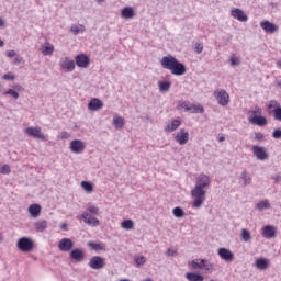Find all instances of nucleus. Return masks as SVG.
<instances>
[{
    "mask_svg": "<svg viewBox=\"0 0 281 281\" xmlns=\"http://www.w3.org/2000/svg\"><path fill=\"white\" fill-rule=\"evenodd\" d=\"M211 184L212 179L207 175L201 173L195 178V187L191 190V196L193 199L192 207L194 210H200V207H203L205 196L207 194L205 188H210Z\"/></svg>",
    "mask_w": 281,
    "mask_h": 281,
    "instance_id": "obj_1",
    "label": "nucleus"
},
{
    "mask_svg": "<svg viewBox=\"0 0 281 281\" xmlns=\"http://www.w3.org/2000/svg\"><path fill=\"white\" fill-rule=\"evenodd\" d=\"M160 65L162 69L171 71L173 76H186L188 68L183 63L179 61L175 56L168 55L161 58Z\"/></svg>",
    "mask_w": 281,
    "mask_h": 281,
    "instance_id": "obj_2",
    "label": "nucleus"
},
{
    "mask_svg": "<svg viewBox=\"0 0 281 281\" xmlns=\"http://www.w3.org/2000/svg\"><path fill=\"white\" fill-rule=\"evenodd\" d=\"M94 216H100V209L88 204L87 211L80 215V218L86 225H89L90 227H98V225H100V220Z\"/></svg>",
    "mask_w": 281,
    "mask_h": 281,
    "instance_id": "obj_3",
    "label": "nucleus"
},
{
    "mask_svg": "<svg viewBox=\"0 0 281 281\" xmlns=\"http://www.w3.org/2000/svg\"><path fill=\"white\" fill-rule=\"evenodd\" d=\"M16 247L20 251L27 254L34 249V240L30 237H21L16 243Z\"/></svg>",
    "mask_w": 281,
    "mask_h": 281,
    "instance_id": "obj_4",
    "label": "nucleus"
},
{
    "mask_svg": "<svg viewBox=\"0 0 281 281\" xmlns=\"http://www.w3.org/2000/svg\"><path fill=\"white\" fill-rule=\"evenodd\" d=\"M27 137H33V139H41L42 142H47V136L42 132L41 127H26L24 130Z\"/></svg>",
    "mask_w": 281,
    "mask_h": 281,
    "instance_id": "obj_5",
    "label": "nucleus"
},
{
    "mask_svg": "<svg viewBox=\"0 0 281 281\" xmlns=\"http://www.w3.org/2000/svg\"><path fill=\"white\" fill-rule=\"evenodd\" d=\"M173 139L180 146H186V144H188V142H190V133H188V131H186V128H181L177 134H175Z\"/></svg>",
    "mask_w": 281,
    "mask_h": 281,
    "instance_id": "obj_6",
    "label": "nucleus"
},
{
    "mask_svg": "<svg viewBox=\"0 0 281 281\" xmlns=\"http://www.w3.org/2000/svg\"><path fill=\"white\" fill-rule=\"evenodd\" d=\"M90 269H94L95 271H100V269H104L106 266V262L104 261V258L101 256H93L89 261Z\"/></svg>",
    "mask_w": 281,
    "mask_h": 281,
    "instance_id": "obj_7",
    "label": "nucleus"
},
{
    "mask_svg": "<svg viewBox=\"0 0 281 281\" xmlns=\"http://www.w3.org/2000/svg\"><path fill=\"white\" fill-rule=\"evenodd\" d=\"M214 95L221 106H227L229 104V94L227 91L217 89L214 91Z\"/></svg>",
    "mask_w": 281,
    "mask_h": 281,
    "instance_id": "obj_8",
    "label": "nucleus"
},
{
    "mask_svg": "<svg viewBox=\"0 0 281 281\" xmlns=\"http://www.w3.org/2000/svg\"><path fill=\"white\" fill-rule=\"evenodd\" d=\"M181 109H184V111L189 113H203L204 109L201 104H191L188 101H184L180 105Z\"/></svg>",
    "mask_w": 281,
    "mask_h": 281,
    "instance_id": "obj_9",
    "label": "nucleus"
},
{
    "mask_svg": "<svg viewBox=\"0 0 281 281\" xmlns=\"http://www.w3.org/2000/svg\"><path fill=\"white\" fill-rule=\"evenodd\" d=\"M252 153L259 161H265L269 159V154H267V149L265 147H260L258 145L252 146Z\"/></svg>",
    "mask_w": 281,
    "mask_h": 281,
    "instance_id": "obj_10",
    "label": "nucleus"
},
{
    "mask_svg": "<svg viewBox=\"0 0 281 281\" xmlns=\"http://www.w3.org/2000/svg\"><path fill=\"white\" fill-rule=\"evenodd\" d=\"M69 148L75 155H80L81 153H85V143L80 139H75L70 142Z\"/></svg>",
    "mask_w": 281,
    "mask_h": 281,
    "instance_id": "obj_11",
    "label": "nucleus"
},
{
    "mask_svg": "<svg viewBox=\"0 0 281 281\" xmlns=\"http://www.w3.org/2000/svg\"><path fill=\"white\" fill-rule=\"evenodd\" d=\"M217 255L222 260L225 262H234V252L227 248H218L217 249Z\"/></svg>",
    "mask_w": 281,
    "mask_h": 281,
    "instance_id": "obj_12",
    "label": "nucleus"
},
{
    "mask_svg": "<svg viewBox=\"0 0 281 281\" xmlns=\"http://www.w3.org/2000/svg\"><path fill=\"white\" fill-rule=\"evenodd\" d=\"M77 67L81 69H87L89 67L90 59L86 54H79L75 57Z\"/></svg>",
    "mask_w": 281,
    "mask_h": 281,
    "instance_id": "obj_13",
    "label": "nucleus"
},
{
    "mask_svg": "<svg viewBox=\"0 0 281 281\" xmlns=\"http://www.w3.org/2000/svg\"><path fill=\"white\" fill-rule=\"evenodd\" d=\"M248 121L250 124H254L255 126H267L268 121L267 117L259 115H251L248 117Z\"/></svg>",
    "mask_w": 281,
    "mask_h": 281,
    "instance_id": "obj_14",
    "label": "nucleus"
},
{
    "mask_svg": "<svg viewBox=\"0 0 281 281\" xmlns=\"http://www.w3.org/2000/svg\"><path fill=\"white\" fill-rule=\"evenodd\" d=\"M231 16H233V19H237V21H240L241 23L249 20V18L245 14V11L238 8L231 10Z\"/></svg>",
    "mask_w": 281,
    "mask_h": 281,
    "instance_id": "obj_15",
    "label": "nucleus"
},
{
    "mask_svg": "<svg viewBox=\"0 0 281 281\" xmlns=\"http://www.w3.org/2000/svg\"><path fill=\"white\" fill-rule=\"evenodd\" d=\"M58 249L60 251H71L74 249V240L70 238H63L58 243Z\"/></svg>",
    "mask_w": 281,
    "mask_h": 281,
    "instance_id": "obj_16",
    "label": "nucleus"
},
{
    "mask_svg": "<svg viewBox=\"0 0 281 281\" xmlns=\"http://www.w3.org/2000/svg\"><path fill=\"white\" fill-rule=\"evenodd\" d=\"M69 256L71 260H75L76 262H82V260H85V251L79 248L72 249Z\"/></svg>",
    "mask_w": 281,
    "mask_h": 281,
    "instance_id": "obj_17",
    "label": "nucleus"
},
{
    "mask_svg": "<svg viewBox=\"0 0 281 281\" xmlns=\"http://www.w3.org/2000/svg\"><path fill=\"white\" fill-rule=\"evenodd\" d=\"M255 267L259 271H267V269H269V260L265 257L258 258L255 261Z\"/></svg>",
    "mask_w": 281,
    "mask_h": 281,
    "instance_id": "obj_18",
    "label": "nucleus"
},
{
    "mask_svg": "<svg viewBox=\"0 0 281 281\" xmlns=\"http://www.w3.org/2000/svg\"><path fill=\"white\" fill-rule=\"evenodd\" d=\"M60 67L66 71H74V69H76V63L69 59V57H66L60 61Z\"/></svg>",
    "mask_w": 281,
    "mask_h": 281,
    "instance_id": "obj_19",
    "label": "nucleus"
},
{
    "mask_svg": "<svg viewBox=\"0 0 281 281\" xmlns=\"http://www.w3.org/2000/svg\"><path fill=\"white\" fill-rule=\"evenodd\" d=\"M260 27H262L268 34H274V32H278V25L269 21L261 22Z\"/></svg>",
    "mask_w": 281,
    "mask_h": 281,
    "instance_id": "obj_20",
    "label": "nucleus"
},
{
    "mask_svg": "<svg viewBox=\"0 0 281 281\" xmlns=\"http://www.w3.org/2000/svg\"><path fill=\"white\" fill-rule=\"evenodd\" d=\"M19 91H23V86L15 85L13 86V89L7 90L3 94L4 95H12L14 100H19Z\"/></svg>",
    "mask_w": 281,
    "mask_h": 281,
    "instance_id": "obj_21",
    "label": "nucleus"
},
{
    "mask_svg": "<svg viewBox=\"0 0 281 281\" xmlns=\"http://www.w3.org/2000/svg\"><path fill=\"white\" fill-rule=\"evenodd\" d=\"M41 210L42 207L40 204H31L27 212L31 215V218H38V216H41Z\"/></svg>",
    "mask_w": 281,
    "mask_h": 281,
    "instance_id": "obj_22",
    "label": "nucleus"
},
{
    "mask_svg": "<svg viewBox=\"0 0 281 281\" xmlns=\"http://www.w3.org/2000/svg\"><path fill=\"white\" fill-rule=\"evenodd\" d=\"M102 106H104V103H102L100 101V99H92L89 103H88V109L89 111H100V109H102Z\"/></svg>",
    "mask_w": 281,
    "mask_h": 281,
    "instance_id": "obj_23",
    "label": "nucleus"
},
{
    "mask_svg": "<svg viewBox=\"0 0 281 281\" xmlns=\"http://www.w3.org/2000/svg\"><path fill=\"white\" fill-rule=\"evenodd\" d=\"M255 210H258V212H265V210H271V202L269 200H260L256 205Z\"/></svg>",
    "mask_w": 281,
    "mask_h": 281,
    "instance_id": "obj_24",
    "label": "nucleus"
},
{
    "mask_svg": "<svg viewBox=\"0 0 281 281\" xmlns=\"http://www.w3.org/2000/svg\"><path fill=\"white\" fill-rule=\"evenodd\" d=\"M262 236L263 238H276V227L271 225H266L262 228Z\"/></svg>",
    "mask_w": 281,
    "mask_h": 281,
    "instance_id": "obj_25",
    "label": "nucleus"
},
{
    "mask_svg": "<svg viewBox=\"0 0 281 281\" xmlns=\"http://www.w3.org/2000/svg\"><path fill=\"white\" fill-rule=\"evenodd\" d=\"M122 19H134L135 18V9L132 7H125L121 10Z\"/></svg>",
    "mask_w": 281,
    "mask_h": 281,
    "instance_id": "obj_26",
    "label": "nucleus"
},
{
    "mask_svg": "<svg viewBox=\"0 0 281 281\" xmlns=\"http://www.w3.org/2000/svg\"><path fill=\"white\" fill-rule=\"evenodd\" d=\"M179 126H181V121L173 120V121H171V123L167 124V126L165 127V132L166 133H175V131H177L179 128Z\"/></svg>",
    "mask_w": 281,
    "mask_h": 281,
    "instance_id": "obj_27",
    "label": "nucleus"
},
{
    "mask_svg": "<svg viewBox=\"0 0 281 281\" xmlns=\"http://www.w3.org/2000/svg\"><path fill=\"white\" fill-rule=\"evenodd\" d=\"M186 278H187L188 281H203V280H205V277H203V274L196 273V272H187Z\"/></svg>",
    "mask_w": 281,
    "mask_h": 281,
    "instance_id": "obj_28",
    "label": "nucleus"
},
{
    "mask_svg": "<svg viewBox=\"0 0 281 281\" xmlns=\"http://www.w3.org/2000/svg\"><path fill=\"white\" fill-rule=\"evenodd\" d=\"M188 265L194 271H199V270L203 269V259H194V260L190 261Z\"/></svg>",
    "mask_w": 281,
    "mask_h": 281,
    "instance_id": "obj_29",
    "label": "nucleus"
},
{
    "mask_svg": "<svg viewBox=\"0 0 281 281\" xmlns=\"http://www.w3.org/2000/svg\"><path fill=\"white\" fill-rule=\"evenodd\" d=\"M34 228H35V232H40V233L45 232V229H47V221L46 220L37 221L34 224Z\"/></svg>",
    "mask_w": 281,
    "mask_h": 281,
    "instance_id": "obj_30",
    "label": "nucleus"
},
{
    "mask_svg": "<svg viewBox=\"0 0 281 281\" xmlns=\"http://www.w3.org/2000/svg\"><path fill=\"white\" fill-rule=\"evenodd\" d=\"M158 87L161 93H168V91H170V87H172V83H170V81H159Z\"/></svg>",
    "mask_w": 281,
    "mask_h": 281,
    "instance_id": "obj_31",
    "label": "nucleus"
},
{
    "mask_svg": "<svg viewBox=\"0 0 281 281\" xmlns=\"http://www.w3.org/2000/svg\"><path fill=\"white\" fill-rule=\"evenodd\" d=\"M239 238L243 240V243H249V240H251V232H249V229L243 228Z\"/></svg>",
    "mask_w": 281,
    "mask_h": 281,
    "instance_id": "obj_32",
    "label": "nucleus"
},
{
    "mask_svg": "<svg viewBox=\"0 0 281 281\" xmlns=\"http://www.w3.org/2000/svg\"><path fill=\"white\" fill-rule=\"evenodd\" d=\"M88 246L90 247V249H92L93 251H104L105 247L103 246L102 243H95V241H89Z\"/></svg>",
    "mask_w": 281,
    "mask_h": 281,
    "instance_id": "obj_33",
    "label": "nucleus"
},
{
    "mask_svg": "<svg viewBox=\"0 0 281 281\" xmlns=\"http://www.w3.org/2000/svg\"><path fill=\"white\" fill-rule=\"evenodd\" d=\"M41 52L43 56H52V54H54V45L49 43H47V46L42 45Z\"/></svg>",
    "mask_w": 281,
    "mask_h": 281,
    "instance_id": "obj_34",
    "label": "nucleus"
},
{
    "mask_svg": "<svg viewBox=\"0 0 281 281\" xmlns=\"http://www.w3.org/2000/svg\"><path fill=\"white\" fill-rule=\"evenodd\" d=\"M112 124L116 131H120V128H124V119L122 116L114 117Z\"/></svg>",
    "mask_w": 281,
    "mask_h": 281,
    "instance_id": "obj_35",
    "label": "nucleus"
},
{
    "mask_svg": "<svg viewBox=\"0 0 281 281\" xmlns=\"http://www.w3.org/2000/svg\"><path fill=\"white\" fill-rule=\"evenodd\" d=\"M240 180L243 181V186H251V176H249V172L243 171L240 175Z\"/></svg>",
    "mask_w": 281,
    "mask_h": 281,
    "instance_id": "obj_36",
    "label": "nucleus"
},
{
    "mask_svg": "<svg viewBox=\"0 0 281 281\" xmlns=\"http://www.w3.org/2000/svg\"><path fill=\"white\" fill-rule=\"evenodd\" d=\"M281 105H280V102L276 101V100H272L269 102L268 104V111L269 113H274L278 111V109H280Z\"/></svg>",
    "mask_w": 281,
    "mask_h": 281,
    "instance_id": "obj_37",
    "label": "nucleus"
},
{
    "mask_svg": "<svg viewBox=\"0 0 281 281\" xmlns=\"http://www.w3.org/2000/svg\"><path fill=\"white\" fill-rule=\"evenodd\" d=\"M202 269L206 271V273H211L214 270V263L207 261L206 259H202Z\"/></svg>",
    "mask_w": 281,
    "mask_h": 281,
    "instance_id": "obj_38",
    "label": "nucleus"
},
{
    "mask_svg": "<svg viewBox=\"0 0 281 281\" xmlns=\"http://www.w3.org/2000/svg\"><path fill=\"white\" fill-rule=\"evenodd\" d=\"M70 32H72L74 36H78L80 32H85V25L78 26L76 24H72L70 27Z\"/></svg>",
    "mask_w": 281,
    "mask_h": 281,
    "instance_id": "obj_39",
    "label": "nucleus"
},
{
    "mask_svg": "<svg viewBox=\"0 0 281 281\" xmlns=\"http://www.w3.org/2000/svg\"><path fill=\"white\" fill-rule=\"evenodd\" d=\"M172 214L173 216H176V218H183L186 216V212H183V209L176 206L172 210Z\"/></svg>",
    "mask_w": 281,
    "mask_h": 281,
    "instance_id": "obj_40",
    "label": "nucleus"
},
{
    "mask_svg": "<svg viewBox=\"0 0 281 281\" xmlns=\"http://www.w3.org/2000/svg\"><path fill=\"white\" fill-rule=\"evenodd\" d=\"M121 227L123 229L131 231L133 227H135V224L133 223V220H125L121 223Z\"/></svg>",
    "mask_w": 281,
    "mask_h": 281,
    "instance_id": "obj_41",
    "label": "nucleus"
},
{
    "mask_svg": "<svg viewBox=\"0 0 281 281\" xmlns=\"http://www.w3.org/2000/svg\"><path fill=\"white\" fill-rule=\"evenodd\" d=\"M81 188H83V190L86 192H93V183H91L89 181H82L81 182Z\"/></svg>",
    "mask_w": 281,
    "mask_h": 281,
    "instance_id": "obj_42",
    "label": "nucleus"
},
{
    "mask_svg": "<svg viewBox=\"0 0 281 281\" xmlns=\"http://www.w3.org/2000/svg\"><path fill=\"white\" fill-rule=\"evenodd\" d=\"M229 63L232 67H238V65H240V57H236L235 55H232L229 57Z\"/></svg>",
    "mask_w": 281,
    "mask_h": 281,
    "instance_id": "obj_43",
    "label": "nucleus"
},
{
    "mask_svg": "<svg viewBox=\"0 0 281 281\" xmlns=\"http://www.w3.org/2000/svg\"><path fill=\"white\" fill-rule=\"evenodd\" d=\"M136 267H144L146 265V257L140 256L135 258Z\"/></svg>",
    "mask_w": 281,
    "mask_h": 281,
    "instance_id": "obj_44",
    "label": "nucleus"
},
{
    "mask_svg": "<svg viewBox=\"0 0 281 281\" xmlns=\"http://www.w3.org/2000/svg\"><path fill=\"white\" fill-rule=\"evenodd\" d=\"M193 52H194L195 54H202V53H203V44L196 42V43L194 44Z\"/></svg>",
    "mask_w": 281,
    "mask_h": 281,
    "instance_id": "obj_45",
    "label": "nucleus"
},
{
    "mask_svg": "<svg viewBox=\"0 0 281 281\" xmlns=\"http://www.w3.org/2000/svg\"><path fill=\"white\" fill-rule=\"evenodd\" d=\"M177 255H178L177 250L172 248H168L167 251L165 252V256H167L168 258H175L177 257Z\"/></svg>",
    "mask_w": 281,
    "mask_h": 281,
    "instance_id": "obj_46",
    "label": "nucleus"
},
{
    "mask_svg": "<svg viewBox=\"0 0 281 281\" xmlns=\"http://www.w3.org/2000/svg\"><path fill=\"white\" fill-rule=\"evenodd\" d=\"M0 172L1 175H10V172H12V170L10 169V165H3L2 167H0Z\"/></svg>",
    "mask_w": 281,
    "mask_h": 281,
    "instance_id": "obj_47",
    "label": "nucleus"
},
{
    "mask_svg": "<svg viewBox=\"0 0 281 281\" xmlns=\"http://www.w3.org/2000/svg\"><path fill=\"white\" fill-rule=\"evenodd\" d=\"M255 139H256V142H263L265 140V134L262 132L255 133Z\"/></svg>",
    "mask_w": 281,
    "mask_h": 281,
    "instance_id": "obj_48",
    "label": "nucleus"
},
{
    "mask_svg": "<svg viewBox=\"0 0 281 281\" xmlns=\"http://www.w3.org/2000/svg\"><path fill=\"white\" fill-rule=\"evenodd\" d=\"M272 115L277 122H281V108H278L277 111L272 113Z\"/></svg>",
    "mask_w": 281,
    "mask_h": 281,
    "instance_id": "obj_49",
    "label": "nucleus"
},
{
    "mask_svg": "<svg viewBox=\"0 0 281 281\" xmlns=\"http://www.w3.org/2000/svg\"><path fill=\"white\" fill-rule=\"evenodd\" d=\"M272 137H273V139H281V128H276L272 132Z\"/></svg>",
    "mask_w": 281,
    "mask_h": 281,
    "instance_id": "obj_50",
    "label": "nucleus"
},
{
    "mask_svg": "<svg viewBox=\"0 0 281 281\" xmlns=\"http://www.w3.org/2000/svg\"><path fill=\"white\" fill-rule=\"evenodd\" d=\"M16 79V77H14V75H12L11 72H8V74H4L3 76H2V80H15Z\"/></svg>",
    "mask_w": 281,
    "mask_h": 281,
    "instance_id": "obj_51",
    "label": "nucleus"
},
{
    "mask_svg": "<svg viewBox=\"0 0 281 281\" xmlns=\"http://www.w3.org/2000/svg\"><path fill=\"white\" fill-rule=\"evenodd\" d=\"M252 115H262V109L255 108V110L250 111Z\"/></svg>",
    "mask_w": 281,
    "mask_h": 281,
    "instance_id": "obj_52",
    "label": "nucleus"
},
{
    "mask_svg": "<svg viewBox=\"0 0 281 281\" xmlns=\"http://www.w3.org/2000/svg\"><path fill=\"white\" fill-rule=\"evenodd\" d=\"M69 137H70V134H69V133H67V132H61V134H60V139H69Z\"/></svg>",
    "mask_w": 281,
    "mask_h": 281,
    "instance_id": "obj_53",
    "label": "nucleus"
},
{
    "mask_svg": "<svg viewBox=\"0 0 281 281\" xmlns=\"http://www.w3.org/2000/svg\"><path fill=\"white\" fill-rule=\"evenodd\" d=\"M7 56H8V58H14V56H16V52L15 50H9V52H7Z\"/></svg>",
    "mask_w": 281,
    "mask_h": 281,
    "instance_id": "obj_54",
    "label": "nucleus"
},
{
    "mask_svg": "<svg viewBox=\"0 0 281 281\" xmlns=\"http://www.w3.org/2000/svg\"><path fill=\"white\" fill-rule=\"evenodd\" d=\"M273 179L274 183H281V176H276Z\"/></svg>",
    "mask_w": 281,
    "mask_h": 281,
    "instance_id": "obj_55",
    "label": "nucleus"
},
{
    "mask_svg": "<svg viewBox=\"0 0 281 281\" xmlns=\"http://www.w3.org/2000/svg\"><path fill=\"white\" fill-rule=\"evenodd\" d=\"M3 25H5V22L0 18V27H3Z\"/></svg>",
    "mask_w": 281,
    "mask_h": 281,
    "instance_id": "obj_56",
    "label": "nucleus"
},
{
    "mask_svg": "<svg viewBox=\"0 0 281 281\" xmlns=\"http://www.w3.org/2000/svg\"><path fill=\"white\" fill-rule=\"evenodd\" d=\"M277 67L281 69V60L277 61Z\"/></svg>",
    "mask_w": 281,
    "mask_h": 281,
    "instance_id": "obj_57",
    "label": "nucleus"
},
{
    "mask_svg": "<svg viewBox=\"0 0 281 281\" xmlns=\"http://www.w3.org/2000/svg\"><path fill=\"white\" fill-rule=\"evenodd\" d=\"M3 45H5V42H3L2 40H0V47H3Z\"/></svg>",
    "mask_w": 281,
    "mask_h": 281,
    "instance_id": "obj_58",
    "label": "nucleus"
},
{
    "mask_svg": "<svg viewBox=\"0 0 281 281\" xmlns=\"http://www.w3.org/2000/svg\"><path fill=\"white\" fill-rule=\"evenodd\" d=\"M61 229L67 231V224H63V225H61Z\"/></svg>",
    "mask_w": 281,
    "mask_h": 281,
    "instance_id": "obj_59",
    "label": "nucleus"
},
{
    "mask_svg": "<svg viewBox=\"0 0 281 281\" xmlns=\"http://www.w3.org/2000/svg\"><path fill=\"white\" fill-rule=\"evenodd\" d=\"M220 142H225V137L224 136L220 137Z\"/></svg>",
    "mask_w": 281,
    "mask_h": 281,
    "instance_id": "obj_60",
    "label": "nucleus"
},
{
    "mask_svg": "<svg viewBox=\"0 0 281 281\" xmlns=\"http://www.w3.org/2000/svg\"><path fill=\"white\" fill-rule=\"evenodd\" d=\"M143 281H153V279L151 278H146Z\"/></svg>",
    "mask_w": 281,
    "mask_h": 281,
    "instance_id": "obj_61",
    "label": "nucleus"
},
{
    "mask_svg": "<svg viewBox=\"0 0 281 281\" xmlns=\"http://www.w3.org/2000/svg\"><path fill=\"white\" fill-rule=\"evenodd\" d=\"M3 243V237L0 235V244Z\"/></svg>",
    "mask_w": 281,
    "mask_h": 281,
    "instance_id": "obj_62",
    "label": "nucleus"
},
{
    "mask_svg": "<svg viewBox=\"0 0 281 281\" xmlns=\"http://www.w3.org/2000/svg\"><path fill=\"white\" fill-rule=\"evenodd\" d=\"M2 87H3V86H1V83H0V93H1V89H2Z\"/></svg>",
    "mask_w": 281,
    "mask_h": 281,
    "instance_id": "obj_63",
    "label": "nucleus"
},
{
    "mask_svg": "<svg viewBox=\"0 0 281 281\" xmlns=\"http://www.w3.org/2000/svg\"><path fill=\"white\" fill-rule=\"evenodd\" d=\"M101 1H104V0H98L99 3H101Z\"/></svg>",
    "mask_w": 281,
    "mask_h": 281,
    "instance_id": "obj_64",
    "label": "nucleus"
}]
</instances>
